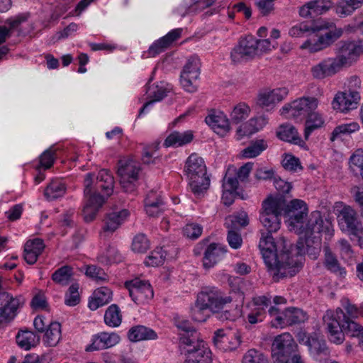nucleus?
I'll use <instances>...</instances> for the list:
<instances>
[{"label": "nucleus", "mask_w": 363, "mask_h": 363, "mask_svg": "<svg viewBox=\"0 0 363 363\" xmlns=\"http://www.w3.org/2000/svg\"><path fill=\"white\" fill-rule=\"evenodd\" d=\"M189 185L193 194L203 196L210 186V177L203 159L196 154H191L186 160L184 167Z\"/></svg>", "instance_id": "nucleus-7"}, {"label": "nucleus", "mask_w": 363, "mask_h": 363, "mask_svg": "<svg viewBox=\"0 0 363 363\" xmlns=\"http://www.w3.org/2000/svg\"><path fill=\"white\" fill-rule=\"evenodd\" d=\"M350 167H357L360 169V172L363 169V151L357 150L350 158Z\"/></svg>", "instance_id": "nucleus-64"}, {"label": "nucleus", "mask_w": 363, "mask_h": 363, "mask_svg": "<svg viewBox=\"0 0 363 363\" xmlns=\"http://www.w3.org/2000/svg\"><path fill=\"white\" fill-rule=\"evenodd\" d=\"M197 68L196 69V73L198 74V77L199 76V70H200V62H199V60L196 57H191L186 64L184 65V68H183V71L182 72L181 74H185L186 73V75L188 74V75H190L191 72H193V70H194V68Z\"/></svg>", "instance_id": "nucleus-59"}, {"label": "nucleus", "mask_w": 363, "mask_h": 363, "mask_svg": "<svg viewBox=\"0 0 363 363\" xmlns=\"http://www.w3.org/2000/svg\"><path fill=\"white\" fill-rule=\"evenodd\" d=\"M255 177L258 181L274 179L275 177L274 172L272 169H267L264 167H259L255 170Z\"/></svg>", "instance_id": "nucleus-61"}, {"label": "nucleus", "mask_w": 363, "mask_h": 363, "mask_svg": "<svg viewBox=\"0 0 363 363\" xmlns=\"http://www.w3.org/2000/svg\"><path fill=\"white\" fill-rule=\"evenodd\" d=\"M250 111V108L245 104H238L230 113L232 123L238 124L245 120L248 117Z\"/></svg>", "instance_id": "nucleus-40"}, {"label": "nucleus", "mask_w": 363, "mask_h": 363, "mask_svg": "<svg viewBox=\"0 0 363 363\" xmlns=\"http://www.w3.org/2000/svg\"><path fill=\"white\" fill-rule=\"evenodd\" d=\"M341 69L333 57H329L313 66L311 72L313 78L323 79L335 75Z\"/></svg>", "instance_id": "nucleus-20"}, {"label": "nucleus", "mask_w": 363, "mask_h": 363, "mask_svg": "<svg viewBox=\"0 0 363 363\" xmlns=\"http://www.w3.org/2000/svg\"><path fill=\"white\" fill-rule=\"evenodd\" d=\"M86 275L96 281H105L107 279V274L104 269L96 265L88 266L86 269Z\"/></svg>", "instance_id": "nucleus-51"}, {"label": "nucleus", "mask_w": 363, "mask_h": 363, "mask_svg": "<svg viewBox=\"0 0 363 363\" xmlns=\"http://www.w3.org/2000/svg\"><path fill=\"white\" fill-rule=\"evenodd\" d=\"M281 164L285 169L291 172H297L298 170L303 169L300 160L291 154H285Z\"/></svg>", "instance_id": "nucleus-45"}, {"label": "nucleus", "mask_w": 363, "mask_h": 363, "mask_svg": "<svg viewBox=\"0 0 363 363\" xmlns=\"http://www.w3.org/2000/svg\"><path fill=\"white\" fill-rule=\"evenodd\" d=\"M125 286L128 290L132 300L137 304L143 303L153 298V290L147 281L136 278L125 281Z\"/></svg>", "instance_id": "nucleus-14"}, {"label": "nucleus", "mask_w": 363, "mask_h": 363, "mask_svg": "<svg viewBox=\"0 0 363 363\" xmlns=\"http://www.w3.org/2000/svg\"><path fill=\"white\" fill-rule=\"evenodd\" d=\"M344 308L347 315V318H363V304L357 306L347 301Z\"/></svg>", "instance_id": "nucleus-54"}, {"label": "nucleus", "mask_w": 363, "mask_h": 363, "mask_svg": "<svg viewBox=\"0 0 363 363\" xmlns=\"http://www.w3.org/2000/svg\"><path fill=\"white\" fill-rule=\"evenodd\" d=\"M333 6L331 0H312L299 8L298 13L305 18H313L328 12Z\"/></svg>", "instance_id": "nucleus-17"}, {"label": "nucleus", "mask_w": 363, "mask_h": 363, "mask_svg": "<svg viewBox=\"0 0 363 363\" xmlns=\"http://www.w3.org/2000/svg\"><path fill=\"white\" fill-rule=\"evenodd\" d=\"M201 233L202 227L195 223L187 224L183 228L184 235L191 239L198 238L201 235Z\"/></svg>", "instance_id": "nucleus-52"}, {"label": "nucleus", "mask_w": 363, "mask_h": 363, "mask_svg": "<svg viewBox=\"0 0 363 363\" xmlns=\"http://www.w3.org/2000/svg\"><path fill=\"white\" fill-rule=\"evenodd\" d=\"M257 55V38L252 35L241 38L230 52L231 59L235 63L242 60H252Z\"/></svg>", "instance_id": "nucleus-13"}, {"label": "nucleus", "mask_w": 363, "mask_h": 363, "mask_svg": "<svg viewBox=\"0 0 363 363\" xmlns=\"http://www.w3.org/2000/svg\"><path fill=\"white\" fill-rule=\"evenodd\" d=\"M295 355H300L298 345L289 333L277 335L272 345V357L275 363H291Z\"/></svg>", "instance_id": "nucleus-9"}, {"label": "nucleus", "mask_w": 363, "mask_h": 363, "mask_svg": "<svg viewBox=\"0 0 363 363\" xmlns=\"http://www.w3.org/2000/svg\"><path fill=\"white\" fill-rule=\"evenodd\" d=\"M94 292V297L102 306L108 303L112 299V291L107 287L98 288Z\"/></svg>", "instance_id": "nucleus-49"}, {"label": "nucleus", "mask_w": 363, "mask_h": 363, "mask_svg": "<svg viewBox=\"0 0 363 363\" xmlns=\"http://www.w3.org/2000/svg\"><path fill=\"white\" fill-rule=\"evenodd\" d=\"M308 214L306 203L300 199H293L287 203L283 196H268L263 201L259 214V220L263 227L269 232H277L280 228L281 217L289 218V226L297 234L305 230L304 221Z\"/></svg>", "instance_id": "nucleus-1"}, {"label": "nucleus", "mask_w": 363, "mask_h": 363, "mask_svg": "<svg viewBox=\"0 0 363 363\" xmlns=\"http://www.w3.org/2000/svg\"><path fill=\"white\" fill-rule=\"evenodd\" d=\"M305 344L308 347L309 351L313 355H328L329 354L326 342L320 334L315 333L306 337Z\"/></svg>", "instance_id": "nucleus-28"}, {"label": "nucleus", "mask_w": 363, "mask_h": 363, "mask_svg": "<svg viewBox=\"0 0 363 363\" xmlns=\"http://www.w3.org/2000/svg\"><path fill=\"white\" fill-rule=\"evenodd\" d=\"M266 123L267 120L264 117L251 118L247 123L244 125L243 127L245 129L247 128V130H245L243 133H241L242 130L240 127L238 129V133L240 135L252 134L262 128L263 125L266 124Z\"/></svg>", "instance_id": "nucleus-39"}, {"label": "nucleus", "mask_w": 363, "mask_h": 363, "mask_svg": "<svg viewBox=\"0 0 363 363\" xmlns=\"http://www.w3.org/2000/svg\"><path fill=\"white\" fill-rule=\"evenodd\" d=\"M145 206L153 205H164L160 194L154 190H151L147 193L145 199Z\"/></svg>", "instance_id": "nucleus-57"}, {"label": "nucleus", "mask_w": 363, "mask_h": 363, "mask_svg": "<svg viewBox=\"0 0 363 363\" xmlns=\"http://www.w3.org/2000/svg\"><path fill=\"white\" fill-rule=\"evenodd\" d=\"M54 154L50 149L45 150L40 157V164L46 169L51 167L55 160Z\"/></svg>", "instance_id": "nucleus-62"}, {"label": "nucleus", "mask_w": 363, "mask_h": 363, "mask_svg": "<svg viewBox=\"0 0 363 363\" xmlns=\"http://www.w3.org/2000/svg\"><path fill=\"white\" fill-rule=\"evenodd\" d=\"M190 72L191 74L186 75L185 74H181L180 82L184 89L189 92H194L196 90V86L194 84L196 80L199 78L198 74L196 73V69Z\"/></svg>", "instance_id": "nucleus-43"}, {"label": "nucleus", "mask_w": 363, "mask_h": 363, "mask_svg": "<svg viewBox=\"0 0 363 363\" xmlns=\"http://www.w3.org/2000/svg\"><path fill=\"white\" fill-rule=\"evenodd\" d=\"M216 0H196L194 1L193 4H191L189 6H185L184 9L185 12L181 13L182 16H184L186 14L190 13H196L198 11H201L204 9L211 6Z\"/></svg>", "instance_id": "nucleus-46"}, {"label": "nucleus", "mask_w": 363, "mask_h": 363, "mask_svg": "<svg viewBox=\"0 0 363 363\" xmlns=\"http://www.w3.org/2000/svg\"><path fill=\"white\" fill-rule=\"evenodd\" d=\"M351 193L353 194L354 201L359 206L360 216L363 218V186H353L351 189Z\"/></svg>", "instance_id": "nucleus-55"}, {"label": "nucleus", "mask_w": 363, "mask_h": 363, "mask_svg": "<svg viewBox=\"0 0 363 363\" xmlns=\"http://www.w3.org/2000/svg\"><path fill=\"white\" fill-rule=\"evenodd\" d=\"M182 28H176L169 32L166 35L156 40L149 48V54L155 56L168 48L173 42L181 37Z\"/></svg>", "instance_id": "nucleus-22"}, {"label": "nucleus", "mask_w": 363, "mask_h": 363, "mask_svg": "<svg viewBox=\"0 0 363 363\" xmlns=\"http://www.w3.org/2000/svg\"><path fill=\"white\" fill-rule=\"evenodd\" d=\"M119 167L117 170L118 176L120 179H133L138 180L140 168L133 162L123 163L119 162Z\"/></svg>", "instance_id": "nucleus-32"}, {"label": "nucleus", "mask_w": 363, "mask_h": 363, "mask_svg": "<svg viewBox=\"0 0 363 363\" xmlns=\"http://www.w3.org/2000/svg\"><path fill=\"white\" fill-rule=\"evenodd\" d=\"M362 329L353 319H329L327 323V333L329 340L335 345H340L345 340V335H359Z\"/></svg>", "instance_id": "nucleus-10"}, {"label": "nucleus", "mask_w": 363, "mask_h": 363, "mask_svg": "<svg viewBox=\"0 0 363 363\" xmlns=\"http://www.w3.org/2000/svg\"><path fill=\"white\" fill-rule=\"evenodd\" d=\"M336 57H333L341 67L350 65L351 63L363 53V39L359 41H340L336 45Z\"/></svg>", "instance_id": "nucleus-11"}, {"label": "nucleus", "mask_w": 363, "mask_h": 363, "mask_svg": "<svg viewBox=\"0 0 363 363\" xmlns=\"http://www.w3.org/2000/svg\"><path fill=\"white\" fill-rule=\"evenodd\" d=\"M165 255L162 252V249H157L151 252L150 255L146 258L145 264L147 266H158L164 263Z\"/></svg>", "instance_id": "nucleus-47"}, {"label": "nucleus", "mask_w": 363, "mask_h": 363, "mask_svg": "<svg viewBox=\"0 0 363 363\" xmlns=\"http://www.w3.org/2000/svg\"><path fill=\"white\" fill-rule=\"evenodd\" d=\"M66 192L65 184L60 181H52L45 190V196L48 200L62 197Z\"/></svg>", "instance_id": "nucleus-36"}, {"label": "nucleus", "mask_w": 363, "mask_h": 363, "mask_svg": "<svg viewBox=\"0 0 363 363\" xmlns=\"http://www.w3.org/2000/svg\"><path fill=\"white\" fill-rule=\"evenodd\" d=\"M277 136L281 140L292 143L295 145H298L302 142L297 130L289 125H281L280 130L277 132Z\"/></svg>", "instance_id": "nucleus-35"}, {"label": "nucleus", "mask_w": 363, "mask_h": 363, "mask_svg": "<svg viewBox=\"0 0 363 363\" xmlns=\"http://www.w3.org/2000/svg\"><path fill=\"white\" fill-rule=\"evenodd\" d=\"M225 247L220 244L211 243L204 252L203 265L206 269L213 267L226 252Z\"/></svg>", "instance_id": "nucleus-25"}, {"label": "nucleus", "mask_w": 363, "mask_h": 363, "mask_svg": "<svg viewBox=\"0 0 363 363\" xmlns=\"http://www.w3.org/2000/svg\"><path fill=\"white\" fill-rule=\"evenodd\" d=\"M25 246L27 247L28 250L30 249V250L36 252L38 255L43 252L45 248L43 240L40 238H35L33 240L27 241L25 244Z\"/></svg>", "instance_id": "nucleus-60"}, {"label": "nucleus", "mask_w": 363, "mask_h": 363, "mask_svg": "<svg viewBox=\"0 0 363 363\" xmlns=\"http://www.w3.org/2000/svg\"><path fill=\"white\" fill-rule=\"evenodd\" d=\"M264 228L267 232L261 230L259 248L273 280L279 281L294 277L297 274L299 262L294 259L289 262L291 243L284 238L275 242L272 235L273 232H269L267 227Z\"/></svg>", "instance_id": "nucleus-2"}, {"label": "nucleus", "mask_w": 363, "mask_h": 363, "mask_svg": "<svg viewBox=\"0 0 363 363\" xmlns=\"http://www.w3.org/2000/svg\"><path fill=\"white\" fill-rule=\"evenodd\" d=\"M232 302L230 296L223 297L221 292L217 289H206L197 296L196 307L199 311L208 309L213 314L223 313L224 315L229 313V310L225 309L226 304Z\"/></svg>", "instance_id": "nucleus-8"}, {"label": "nucleus", "mask_w": 363, "mask_h": 363, "mask_svg": "<svg viewBox=\"0 0 363 363\" xmlns=\"http://www.w3.org/2000/svg\"><path fill=\"white\" fill-rule=\"evenodd\" d=\"M320 233H326L330 238L333 235L332 225L328 220L325 222L320 211H313L306 223L305 230L301 236L296 245L291 243L290 255L289 262L293 259H298L299 262L297 273L302 268L303 255L307 254L312 259H316L321 250Z\"/></svg>", "instance_id": "nucleus-3"}, {"label": "nucleus", "mask_w": 363, "mask_h": 363, "mask_svg": "<svg viewBox=\"0 0 363 363\" xmlns=\"http://www.w3.org/2000/svg\"><path fill=\"white\" fill-rule=\"evenodd\" d=\"M205 121L215 133L221 136L230 130L229 121L222 113L208 115Z\"/></svg>", "instance_id": "nucleus-27"}, {"label": "nucleus", "mask_w": 363, "mask_h": 363, "mask_svg": "<svg viewBox=\"0 0 363 363\" xmlns=\"http://www.w3.org/2000/svg\"><path fill=\"white\" fill-rule=\"evenodd\" d=\"M94 174L88 173L84 179V194L87 203L84 207L83 215L86 222L94 220L106 199L113 192L114 179L107 169H101L94 182Z\"/></svg>", "instance_id": "nucleus-4"}, {"label": "nucleus", "mask_w": 363, "mask_h": 363, "mask_svg": "<svg viewBox=\"0 0 363 363\" xmlns=\"http://www.w3.org/2000/svg\"><path fill=\"white\" fill-rule=\"evenodd\" d=\"M363 4V0H341L335 8L336 13L340 16L352 14Z\"/></svg>", "instance_id": "nucleus-33"}, {"label": "nucleus", "mask_w": 363, "mask_h": 363, "mask_svg": "<svg viewBox=\"0 0 363 363\" xmlns=\"http://www.w3.org/2000/svg\"><path fill=\"white\" fill-rule=\"evenodd\" d=\"M128 337L131 342L156 340L157 333L150 328L143 325H137L131 328L128 333Z\"/></svg>", "instance_id": "nucleus-29"}, {"label": "nucleus", "mask_w": 363, "mask_h": 363, "mask_svg": "<svg viewBox=\"0 0 363 363\" xmlns=\"http://www.w3.org/2000/svg\"><path fill=\"white\" fill-rule=\"evenodd\" d=\"M289 90L286 87L279 88L272 91L260 94L257 104L262 108L269 107L276 103L281 101L288 94Z\"/></svg>", "instance_id": "nucleus-26"}, {"label": "nucleus", "mask_w": 363, "mask_h": 363, "mask_svg": "<svg viewBox=\"0 0 363 363\" xmlns=\"http://www.w3.org/2000/svg\"><path fill=\"white\" fill-rule=\"evenodd\" d=\"M132 250L136 253H145L150 248V242L143 233L136 235L133 240Z\"/></svg>", "instance_id": "nucleus-42"}, {"label": "nucleus", "mask_w": 363, "mask_h": 363, "mask_svg": "<svg viewBox=\"0 0 363 363\" xmlns=\"http://www.w3.org/2000/svg\"><path fill=\"white\" fill-rule=\"evenodd\" d=\"M128 216L129 212L126 209L108 213L104 220L103 234H112Z\"/></svg>", "instance_id": "nucleus-23"}, {"label": "nucleus", "mask_w": 363, "mask_h": 363, "mask_svg": "<svg viewBox=\"0 0 363 363\" xmlns=\"http://www.w3.org/2000/svg\"><path fill=\"white\" fill-rule=\"evenodd\" d=\"M360 96L358 91L349 90L336 94L332 106L335 110L345 112L356 108Z\"/></svg>", "instance_id": "nucleus-19"}, {"label": "nucleus", "mask_w": 363, "mask_h": 363, "mask_svg": "<svg viewBox=\"0 0 363 363\" xmlns=\"http://www.w3.org/2000/svg\"><path fill=\"white\" fill-rule=\"evenodd\" d=\"M242 363H267L266 357L259 350L250 349L247 350L242 357Z\"/></svg>", "instance_id": "nucleus-44"}, {"label": "nucleus", "mask_w": 363, "mask_h": 363, "mask_svg": "<svg viewBox=\"0 0 363 363\" xmlns=\"http://www.w3.org/2000/svg\"><path fill=\"white\" fill-rule=\"evenodd\" d=\"M274 184L276 189L278 191V194L275 196H283L284 199H286L285 196L289 194L290 191L292 189V185L291 183L285 182L281 179L280 177H274Z\"/></svg>", "instance_id": "nucleus-48"}, {"label": "nucleus", "mask_w": 363, "mask_h": 363, "mask_svg": "<svg viewBox=\"0 0 363 363\" xmlns=\"http://www.w3.org/2000/svg\"><path fill=\"white\" fill-rule=\"evenodd\" d=\"M72 276V268L69 266H63L56 270L52 275V280L62 286L69 284Z\"/></svg>", "instance_id": "nucleus-38"}, {"label": "nucleus", "mask_w": 363, "mask_h": 363, "mask_svg": "<svg viewBox=\"0 0 363 363\" xmlns=\"http://www.w3.org/2000/svg\"><path fill=\"white\" fill-rule=\"evenodd\" d=\"M237 196L240 197L242 199H245V197L243 196L242 191L233 192V191L223 189L222 201L225 206H230L234 202V199Z\"/></svg>", "instance_id": "nucleus-58"}, {"label": "nucleus", "mask_w": 363, "mask_h": 363, "mask_svg": "<svg viewBox=\"0 0 363 363\" xmlns=\"http://www.w3.org/2000/svg\"><path fill=\"white\" fill-rule=\"evenodd\" d=\"M179 330V341L186 350V363H211V351L197 331L198 323L195 319H174Z\"/></svg>", "instance_id": "nucleus-5"}, {"label": "nucleus", "mask_w": 363, "mask_h": 363, "mask_svg": "<svg viewBox=\"0 0 363 363\" xmlns=\"http://www.w3.org/2000/svg\"><path fill=\"white\" fill-rule=\"evenodd\" d=\"M312 34L301 45V49L308 50L311 53L324 50L330 46L342 33V28H337L333 22L320 20L311 26Z\"/></svg>", "instance_id": "nucleus-6"}, {"label": "nucleus", "mask_w": 363, "mask_h": 363, "mask_svg": "<svg viewBox=\"0 0 363 363\" xmlns=\"http://www.w3.org/2000/svg\"><path fill=\"white\" fill-rule=\"evenodd\" d=\"M309 31H311V27L305 23H301L291 27L289 30V35L294 38H299L303 37L306 33Z\"/></svg>", "instance_id": "nucleus-56"}, {"label": "nucleus", "mask_w": 363, "mask_h": 363, "mask_svg": "<svg viewBox=\"0 0 363 363\" xmlns=\"http://www.w3.org/2000/svg\"><path fill=\"white\" fill-rule=\"evenodd\" d=\"M359 125L356 122L345 123L335 127L331 133L330 140L334 141L342 135L350 134L358 130Z\"/></svg>", "instance_id": "nucleus-41"}, {"label": "nucleus", "mask_w": 363, "mask_h": 363, "mask_svg": "<svg viewBox=\"0 0 363 363\" xmlns=\"http://www.w3.org/2000/svg\"><path fill=\"white\" fill-rule=\"evenodd\" d=\"M193 138V133L190 130L183 133L174 131L167 136L164 142V145L166 147H180L191 143Z\"/></svg>", "instance_id": "nucleus-31"}, {"label": "nucleus", "mask_w": 363, "mask_h": 363, "mask_svg": "<svg viewBox=\"0 0 363 363\" xmlns=\"http://www.w3.org/2000/svg\"><path fill=\"white\" fill-rule=\"evenodd\" d=\"M33 326L44 333L43 341L48 347L56 346L61 340V324L55 319H33Z\"/></svg>", "instance_id": "nucleus-12"}, {"label": "nucleus", "mask_w": 363, "mask_h": 363, "mask_svg": "<svg viewBox=\"0 0 363 363\" xmlns=\"http://www.w3.org/2000/svg\"><path fill=\"white\" fill-rule=\"evenodd\" d=\"M213 342L215 347L221 352H231L236 350L241 343L239 333L225 332L223 329L215 331Z\"/></svg>", "instance_id": "nucleus-15"}, {"label": "nucleus", "mask_w": 363, "mask_h": 363, "mask_svg": "<svg viewBox=\"0 0 363 363\" xmlns=\"http://www.w3.org/2000/svg\"><path fill=\"white\" fill-rule=\"evenodd\" d=\"M229 172L230 169H228L225 177L223 179L222 187L223 189H226L233 192H239L238 191L239 185L238 178L236 176H228Z\"/></svg>", "instance_id": "nucleus-50"}, {"label": "nucleus", "mask_w": 363, "mask_h": 363, "mask_svg": "<svg viewBox=\"0 0 363 363\" xmlns=\"http://www.w3.org/2000/svg\"><path fill=\"white\" fill-rule=\"evenodd\" d=\"M120 336L115 333H101L94 337L92 343L89 345L86 351L100 350L111 347L120 342Z\"/></svg>", "instance_id": "nucleus-21"}, {"label": "nucleus", "mask_w": 363, "mask_h": 363, "mask_svg": "<svg viewBox=\"0 0 363 363\" xmlns=\"http://www.w3.org/2000/svg\"><path fill=\"white\" fill-rule=\"evenodd\" d=\"M248 216L245 212H241L235 216H229L225 219V225L228 229L240 230L248 225Z\"/></svg>", "instance_id": "nucleus-37"}, {"label": "nucleus", "mask_w": 363, "mask_h": 363, "mask_svg": "<svg viewBox=\"0 0 363 363\" xmlns=\"http://www.w3.org/2000/svg\"><path fill=\"white\" fill-rule=\"evenodd\" d=\"M267 148V143L264 140H256L250 142L249 145L242 151V156L245 158H253L261 154Z\"/></svg>", "instance_id": "nucleus-34"}, {"label": "nucleus", "mask_w": 363, "mask_h": 363, "mask_svg": "<svg viewBox=\"0 0 363 363\" xmlns=\"http://www.w3.org/2000/svg\"><path fill=\"white\" fill-rule=\"evenodd\" d=\"M262 16H268L274 10V4L269 0H260L255 2Z\"/></svg>", "instance_id": "nucleus-63"}, {"label": "nucleus", "mask_w": 363, "mask_h": 363, "mask_svg": "<svg viewBox=\"0 0 363 363\" xmlns=\"http://www.w3.org/2000/svg\"><path fill=\"white\" fill-rule=\"evenodd\" d=\"M16 339L18 345L25 350H29L36 347L39 343V337L33 332L28 330H20Z\"/></svg>", "instance_id": "nucleus-30"}, {"label": "nucleus", "mask_w": 363, "mask_h": 363, "mask_svg": "<svg viewBox=\"0 0 363 363\" xmlns=\"http://www.w3.org/2000/svg\"><path fill=\"white\" fill-rule=\"evenodd\" d=\"M324 267L327 270L341 278H345L347 271L338 261L337 256L331 251L328 245L323 247Z\"/></svg>", "instance_id": "nucleus-24"}, {"label": "nucleus", "mask_w": 363, "mask_h": 363, "mask_svg": "<svg viewBox=\"0 0 363 363\" xmlns=\"http://www.w3.org/2000/svg\"><path fill=\"white\" fill-rule=\"evenodd\" d=\"M337 218L339 224L342 226L345 225L351 235L363 234L362 223L358 220L357 211L351 206L343 207Z\"/></svg>", "instance_id": "nucleus-16"}, {"label": "nucleus", "mask_w": 363, "mask_h": 363, "mask_svg": "<svg viewBox=\"0 0 363 363\" xmlns=\"http://www.w3.org/2000/svg\"><path fill=\"white\" fill-rule=\"evenodd\" d=\"M318 105V101L315 97H302L294 101L292 118L302 121L306 118L312 111H315Z\"/></svg>", "instance_id": "nucleus-18"}, {"label": "nucleus", "mask_w": 363, "mask_h": 363, "mask_svg": "<svg viewBox=\"0 0 363 363\" xmlns=\"http://www.w3.org/2000/svg\"><path fill=\"white\" fill-rule=\"evenodd\" d=\"M228 233L227 236V240L229 245L233 249H238L241 247L242 243V239L238 230L228 229Z\"/></svg>", "instance_id": "nucleus-53"}]
</instances>
